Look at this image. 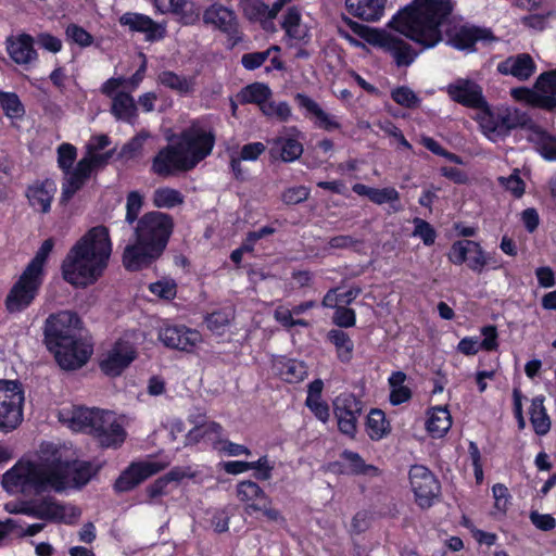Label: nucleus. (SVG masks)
Listing matches in <instances>:
<instances>
[{"label": "nucleus", "mask_w": 556, "mask_h": 556, "mask_svg": "<svg viewBox=\"0 0 556 556\" xmlns=\"http://www.w3.org/2000/svg\"><path fill=\"white\" fill-rule=\"evenodd\" d=\"M296 100L299 105L306 111L307 116L314 122L315 126L327 131L341 129V123L339 118L326 112L321 106L304 94H298Z\"/></svg>", "instance_id": "27"}, {"label": "nucleus", "mask_w": 556, "mask_h": 556, "mask_svg": "<svg viewBox=\"0 0 556 556\" xmlns=\"http://www.w3.org/2000/svg\"><path fill=\"white\" fill-rule=\"evenodd\" d=\"M112 113L121 121L131 123L137 116L134 98L126 92H118L113 97Z\"/></svg>", "instance_id": "40"}, {"label": "nucleus", "mask_w": 556, "mask_h": 556, "mask_svg": "<svg viewBox=\"0 0 556 556\" xmlns=\"http://www.w3.org/2000/svg\"><path fill=\"white\" fill-rule=\"evenodd\" d=\"M392 99L404 108H415L420 100L417 94L408 87H399L391 92Z\"/></svg>", "instance_id": "62"}, {"label": "nucleus", "mask_w": 556, "mask_h": 556, "mask_svg": "<svg viewBox=\"0 0 556 556\" xmlns=\"http://www.w3.org/2000/svg\"><path fill=\"white\" fill-rule=\"evenodd\" d=\"M119 23L131 31L146 34L150 41L162 39L165 36V27L144 14L127 12L119 17Z\"/></svg>", "instance_id": "26"}, {"label": "nucleus", "mask_w": 556, "mask_h": 556, "mask_svg": "<svg viewBox=\"0 0 556 556\" xmlns=\"http://www.w3.org/2000/svg\"><path fill=\"white\" fill-rule=\"evenodd\" d=\"M530 421L538 435H545L551 429V419L544 406V396L539 395L531 400L529 407Z\"/></svg>", "instance_id": "38"}, {"label": "nucleus", "mask_w": 556, "mask_h": 556, "mask_svg": "<svg viewBox=\"0 0 556 556\" xmlns=\"http://www.w3.org/2000/svg\"><path fill=\"white\" fill-rule=\"evenodd\" d=\"M282 27L288 37L295 41H305L309 36V27L295 8L288 10Z\"/></svg>", "instance_id": "36"}, {"label": "nucleus", "mask_w": 556, "mask_h": 556, "mask_svg": "<svg viewBox=\"0 0 556 556\" xmlns=\"http://www.w3.org/2000/svg\"><path fill=\"white\" fill-rule=\"evenodd\" d=\"M271 91L270 89L261 83H254L252 85L247 86L243 88L240 92V97L243 102L245 103H255L260 106V109L263 108V104H265L268 99H270Z\"/></svg>", "instance_id": "46"}, {"label": "nucleus", "mask_w": 556, "mask_h": 556, "mask_svg": "<svg viewBox=\"0 0 556 556\" xmlns=\"http://www.w3.org/2000/svg\"><path fill=\"white\" fill-rule=\"evenodd\" d=\"M475 118L483 135L493 142L503 139L520 122L517 110L509 106L491 109L486 102L477 110Z\"/></svg>", "instance_id": "7"}, {"label": "nucleus", "mask_w": 556, "mask_h": 556, "mask_svg": "<svg viewBox=\"0 0 556 556\" xmlns=\"http://www.w3.org/2000/svg\"><path fill=\"white\" fill-rule=\"evenodd\" d=\"M161 254L160 248H154L136 239L135 243L125 248L123 264L128 270H140L152 264Z\"/></svg>", "instance_id": "22"}, {"label": "nucleus", "mask_w": 556, "mask_h": 556, "mask_svg": "<svg viewBox=\"0 0 556 556\" xmlns=\"http://www.w3.org/2000/svg\"><path fill=\"white\" fill-rule=\"evenodd\" d=\"M111 155H112V152L101 153V152L86 151V155L78 162L80 170H83V172L86 170L89 174H91V172L96 167L102 166L103 164H105L108 162V160L111 157Z\"/></svg>", "instance_id": "56"}, {"label": "nucleus", "mask_w": 556, "mask_h": 556, "mask_svg": "<svg viewBox=\"0 0 556 556\" xmlns=\"http://www.w3.org/2000/svg\"><path fill=\"white\" fill-rule=\"evenodd\" d=\"M45 340L48 349L64 369L81 367L92 353L91 345L80 336L79 318L68 311L52 314L47 318Z\"/></svg>", "instance_id": "5"}, {"label": "nucleus", "mask_w": 556, "mask_h": 556, "mask_svg": "<svg viewBox=\"0 0 556 556\" xmlns=\"http://www.w3.org/2000/svg\"><path fill=\"white\" fill-rule=\"evenodd\" d=\"M274 369L282 380L289 383L300 382L307 376V368L303 362L283 356L274 361Z\"/></svg>", "instance_id": "35"}, {"label": "nucleus", "mask_w": 556, "mask_h": 556, "mask_svg": "<svg viewBox=\"0 0 556 556\" xmlns=\"http://www.w3.org/2000/svg\"><path fill=\"white\" fill-rule=\"evenodd\" d=\"M152 201L156 207L172 208L184 202V195L176 189L162 187L153 192Z\"/></svg>", "instance_id": "47"}, {"label": "nucleus", "mask_w": 556, "mask_h": 556, "mask_svg": "<svg viewBox=\"0 0 556 556\" xmlns=\"http://www.w3.org/2000/svg\"><path fill=\"white\" fill-rule=\"evenodd\" d=\"M366 431L371 440H381L390 432V425L380 409H371L367 416Z\"/></svg>", "instance_id": "41"}, {"label": "nucleus", "mask_w": 556, "mask_h": 556, "mask_svg": "<svg viewBox=\"0 0 556 556\" xmlns=\"http://www.w3.org/2000/svg\"><path fill=\"white\" fill-rule=\"evenodd\" d=\"M25 396L21 382L0 380V430H14L23 420Z\"/></svg>", "instance_id": "9"}, {"label": "nucleus", "mask_w": 556, "mask_h": 556, "mask_svg": "<svg viewBox=\"0 0 556 556\" xmlns=\"http://www.w3.org/2000/svg\"><path fill=\"white\" fill-rule=\"evenodd\" d=\"M55 191V184L51 180H46L29 186L26 195L30 206L35 211L47 213L50 211L51 202Z\"/></svg>", "instance_id": "31"}, {"label": "nucleus", "mask_w": 556, "mask_h": 556, "mask_svg": "<svg viewBox=\"0 0 556 556\" xmlns=\"http://www.w3.org/2000/svg\"><path fill=\"white\" fill-rule=\"evenodd\" d=\"M91 433L105 447H117L126 439L124 419L115 413L101 410L93 424Z\"/></svg>", "instance_id": "16"}, {"label": "nucleus", "mask_w": 556, "mask_h": 556, "mask_svg": "<svg viewBox=\"0 0 556 556\" xmlns=\"http://www.w3.org/2000/svg\"><path fill=\"white\" fill-rule=\"evenodd\" d=\"M511 97L517 101H523L527 104H530L535 108L544 109V110H554L555 102L549 96H541L540 90L536 88V84L533 89H528L523 87L514 88L510 90Z\"/></svg>", "instance_id": "37"}, {"label": "nucleus", "mask_w": 556, "mask_h": 556, "mask_svg": "<svg viewBox=\"0 0 556 556\" xmlns=\"http://www.w3.org/2000/svg\"><path fill=\"white\" fill-rule=\"evenodd\" d=\"M100 413V409L86 408L79 406H65L59 410V420L73 431H83L91 433L93 424Z\"/></svg>", "instance_id": "20"}, {"label": "nucleus", "mask_w": 556, "mask_h": 556, "mask_svg": "<svg viewBox=\"0 0 556 556\" xmlns=\"http://www.w3.org/2000/svg\"><path fill=\"white\" fill-rule=\"evenodd\" d=\"M215 139L214 129L208 123L194 121L172 139V144L155 155L152 170L161 176L188 172L211 155Z\"/></svg>", "instance_id": "2"}, {"label": "nucleus", "mask_w": 556, "mask_h": 556, "mask_svg": "<svg viewBox=\"0 0 556 556\" xmlns=\"http://www.w3.org/2000/svg\"><path fill=\"white\" fill-rule=\"evenodd\" d=\"M159 81L182 94L191 92L195 85L193 77L179 76L169 71L161 73Z\"/></svg>", "instance_id": "45"}, {"label": "nucleus", "mask_w": 556, "mask_h": 556, "mask_svg": "<svg viewBox=\"0 0 556 556\" xmlns=\"http://www.w3.org/2000/svg\"><path fill=\"white\" fill-rule=\"evenodd\" d=\"M241 7L244 15L251 21L261 20L265 15L269 16L270 9L261 0H242Z\"/></svg>", "instance_id": "60"}, {"label": "nucleus", "mask_w": 556, "mask_h": 556, "mask_svg": "<svg viewBox=\"0 0 556 556\" xmlns=\"http://www.w3.org/2000/svg\"><path fill=\"white\" fill-rule=\"evenodd\" d=\"M400 200V194L397 190L393 187H387V188H375L370 201L375 204L382 205V204H391L394 211H399L400 206L396 205V203Z\"/></svg>", "instance_id": "55"}, {"label": "nucleus", "mask_w": 556, "mask_h": 556, "mask_svg": "<svg viewBox=\"0 0 556 556\" xmlns=\"http://www.w3.org/2000/svg\"><path fill=\"white\" fill-rule=\"evenodd\" d=\"M452 427V416L446 406H437L428 410L426 429L432 438H442Z\"/></svg>", "instance_id": "34"}, {"label": "nucleus", "mask_w": 556, "mask_h": 556, "mask_svg": "<svg viewBox=\"0 0 556 556\" xmlns=\"http://www.w3.org/2000/svg\"><path fill=\"white\" fill-rule=\"evenodd\" d=\"M444 90L451 100L470 109L478 110L486 102L481 86L472 79L456 78Z\"/></svg>", "instance_id": "19"}, {"label": "nucleus", "mask_w": 556, "mask_h": 556, "mask_svg": "<svg viewBox=\"0 0 556 556\" xmlns=\"http://www.w3.org/2000/svg\"><path fill=\"white\" fill-rule=\"evenodd\" d=\"M451 11L450 0H413L393 15L388 26L424 49L433 48L442 40L441 27Z\"/></svg>", "instance_id": "4"}, {"label": "nucleus", "mask_w": 556, "mask_h": 556, "mask_svg": "<svg viewBox=\"0 0 556 556\" xmlns=\"http://www.w3.org/2000/svg\"><path fill=\"white\" fill-rule=\"evenodd\" d=\"M77 150L71 143H62L58 148V164L64 172L71 170V167L76 160Z\"/></svg>", "instance_id": "64"}, {"label": "nucleus", "mask_w": 556, "mask_h": 556, "mask_svg": "<svg viewBox=\"0 0 556 556\" xmlns=\"http://www.w3.org/2000/svg\"><path fill=\"white\" fill-rule=\"evenodd\" d=\"M536 88L541 96H549L556 108V70L541 74L536 79Z\"/></svg>", "instance_id": "57"}, {"label": "nucleus", "mask_w": 556, "mask_h": 556, "mask_svg": "<svg viewBox=\"0 0 556 556\" xmlns=\"http://www.w3.org/2000/svg\"><path fill=\"white\" fill-rule=\"evenodd\" d=\"M112 253L109 229L97 226L70 250L62 264L64 279L75 287L94 283L108 266Z\"/></svg>", "instance_id": "3"}, {"label": "nucleus", "mask_w": 556, "mask_h": 556, "mask_svg": "<svg viewBox=\"0 0 556 556\" xmlns=\"http://www.w3.org/2000/svg\"><path fill=\"white\" fill-rule=\"evenodd\" d=\"M92 466L74 457L66 447L48 444L36 460H20L3 477L1 484L10 494L63 492L80 488L93 476Z\"/></svg>", "instance_id": "1"}, {"label": "nucleus", "mask_w": 556, "mask_h": 556, "mask_svg": "<svg viewBox=\"0 0 556 556\" xmlns=\"http://www.w3.org/2000/svg\"><path fill=\"white\" fill-rule=\"evenodd\" d=\"M223 427L215 421H205L188 432L186 435V443H204L216 450L223 438Z\"/></svg>", "instance_id": "32"}, {"label": "nucleus", "mask_w": 556, "mask_h": 556, "mask_svg": "<svg viewBox=\"0 0 556 556\" xmlns=\"http://www.w3.org/2000/svg\"><path fill=\"white\" fill-rule=\"evenodd\" d=\"M482 340L478 337H465L457 344V352L472 356L478 354L480 351L492 352L498 349V332L495 326L488 325L480 329Z\"/></svg>", "instance_id": "23"}, {"label": "nucleus", "mask_w": 556, "mask_h": 556, "mask_svg": "<svg viewBox=\"0 0 556 556\" xmlns=\"http://www.w3.org/2000/svg\"><path fill=\"white\" fill-rule=\"evenodd\" d=\"M536 151L547 161H556V138L545 134H535Z\"/></svg>", "instance_id": "51"}, {"label": "nucleus", "mask_w": 556, "mask_h": 556, "mask_svg": "<svg viewBox=\"0 0 556 556\" xmlns=\"http://www.w3.org/2000/svg\"><path fill=\"white\" fill-rule=\"evenodd\" d=\"M447 258L454 265L466 264L475 273H482L490 263V254L486 253L480 243L463 239L455 241L447 253Z\"/></svg>", "instance_id": "14"}, {"label": "nucleus", "mask_w": 556, "mask_h": 556, "mask_svg": "<svg viewBox=\"0 0 556 556\" xmlns=\"http://www.w3.org/2000/svg\"><path fill=\"white\" fill-rule=\"evenodd\" d=\"M42 281L43 279L24 270L7 295V309L17 313L27 308L38 294Z\"/></svg>", "instance_id": "15"}, {"label": "nucleus", "mask_w": 556, "mask_h": 556, "mask_svg": "<svg viewBox=\"0 0 556 556\" xmlns=\"http://www.w3.org/2000/svg\"><path fill=\"white\" fill-rule=\"evenodd\" d=\"M535 68V63L528 53L511 55L501 61L496 66L497 72L502 75H510L521 81L529 79L534 74Z\"/></svg>", "instance_id": "28"}, {"label": "nucleus", "mask_w": 556, "mask_h": 556, "mask_svg": "<svg viewBox=\"0 0 556 556\" xmlns=\"http://www.w3.org/2000/svg\"><path fill=\"white\" fill-rule=\"evenodd\" d=\"M144 197L139 191H130L126 199V216L125 219L128 224H132L142 206H143Z\"/></svg>", "instance_id": "59"}, {"label": "nucleus", "mask_w": 556, "mask_h": 556, "mask_svg": "<svg viewBox=\"0 0 556 556\" xmlns=\"http://www.w3.org/2000/svg\"><path fill=\"white\" fill-rule=\"evenodd\" d=\"M407 376L403 371H394L388 379L390 388V403L400 405L412 397L410 388L406 384Z\"/></svg>", "instance_id": "39"}, {"label": "nucleus", "mask_w": 556, "mask_h": 556, "mask_svg": "<svg viewBox=\"0 0 556 556\" xmlns=\"http://www.w3.org/2000/svg\"><path fill=\"white\" fill-rule=\"evenodd\" d=\"M232 317L231 309L214 312L206 317L207 328L214 333L222 334Z\"/></svg>", "instance_id": "52"}, {"label": "nucleus", "mask_w": 556, "mask_h": 556, "mask_svg": "<svg viewBox=\"0 0 556 556\" xmlns=\"http://www.w3.org/2000/svg\"><path fill=\"white\" fill-rule=\"evenodd\" d=\"M157 337L166 348L186 353H194L203 343L202 334L185 325L164 323Z\"/></svg>", "instance_id": "12"}, {"label": "nucleus", "mask_w": 556, "mask_h": 556, "mask_svg": "<svg viewBox=\"0 0 556 556\" xmlns=\"http://www.w3.org/2000/svg\"><path fill=\"white\" fill-rule=\"evenodd\" d=\"M410 489L420 508H429L440 495V483L425 466L415 465L409 470Z\"/></svg>", "instance_id": "13"}, {"label": "nucleus", "mask_w": 556, "mask_h": 556, "mask_svg": "<svg viewBox=\"0 0 556 556\" xmlns=\"http://www.w3.org/2000/svg\"><path fill=\"white\" fill-rule=\"evenodd\" d=\"M173 219L162 212H149L137 223L135 237L142 243L160 248L164 251L173 231Z\"/></svg>", "instance_id": "10"}, {"label": "nucleus", "mask_w": 556, "mask_h": 556, "mask_svg": "<svg viewBox=\"0 0 556 556\" xmlns=\"http://www.w3.org/2000/svg\"><path fill=\"white\" fill-rule=\"evenodd\" d=\"M361 401L351 393H342L333 401V410L339 430L354 438L357 431V420L362 413Z\"/></svg>", "instance_id": "17"}, {"label": "nucleus", "mask_w": 556, "mask_h": 556, "mask_svg": "<svg viewBox=\"0 0 556 556\" xmlns=\"http://www.w3.org/2000/svg\"><path fill=\"white\" fill-rule=\"evenodd\" d=\"M237 496L244 504V511L248 515L264 508V504L270 503V498L263 489L251 480L241 481L237 485Z\"/></svg>", "instance_id": "29"}, {"label": "nucleus", "mask_w": 556, "mask_h": 556, "mask_svg": "<svg viewBox=\"0 0 556 556\" xmlns=\"http://www.w3.org/2000/svg\"><path fill=\"white\" fill-rule=\"evenodd\" d=\"M7 52L12 61L18 65L27 66L38 60L34 48V38L28 34H18L7 39Z\"/></svg>", "instance_id": "24"}, {"label": "nucleus", "mask_w": 556, "mask_h": 556, "mask_svg": "<svg viewBox=\"0 0 556 556\" xmlns=\"http://www.w3.org/2000/svg\"><path fill=\"white\" fill-rule=\"evenodd\" d=\"M413 223L415 226L413 236L420 238L424 244L432 245L437 238L434 228L421 218H415Z\"/></svg>", "instance_id": "61"}, {"label": "nucleus", "mask_w": 556, "mask_h": 556, "mask_svg": "<svg viewBox=\"0 0 556 556\" xmlns=\"http://www.w3.org/2000/svg\"><path fill=\"white\" fill-rule=\"evenodd\" d=\"M341 457L346 463L349 472L353 475L375 477L379 473L377 467L366 464L361 455L355 452L344 451Z\"/></svg>", "instance_id": "44"}, {"label": "nucleus", "mask_w": 556, "mask_h": 556, "mask_svg": "<svg viewBox=\"0 0 556 556\" xmlns=\"http://www.w3.org/2000/svg\"><path fill=\"white\" fill-rule=\"evenodd\" d=\"M9 513L25 514L53 522L74 523L80 516V510L70 504H61L53 498H46L34 505L25 503H9L5 505Z\"/></svg>", "instance_id": "8"}, {"label": "nucleus", "mask_w": 556, "mask_h": 556, "mask_svg": "<svg viewBox=\"0 0 556 556\" xmlns=\"http://www.w3.org/2000/svg\"><path fill=\"white\" fill-rule=\"evenodd\" d=\"M140 333L137 330L125 331L112 346L103 353L101 370L111 377L119 376L137 358V345Z\"/></svg>", "instance_id": "6"}, {"label": "nucleus", "mask_w": 556, "mask_h": 556, "mask_svg": "<svg viewBox=\"0 0 556 556\" xmlns=\"http://www.w3.org/2000/svg\"><path fill=\"white\" fill-rule=\"evenodd\" d=\"M65 34L71 41L81 48L89 47L93 42V37L86 29L76 24L68 25Z\"/></svg>", "instance_id": "63"}, {"label": "nucleus", "mask_w": 556, "mask_h": 556, "mask_svg": "<svg viewBox=\"0 0 556 556\" xmlns=\"http://www.w3.org/2000/svg\"><path fill=\"white\" fill-rule=\"evenodd\" d=\"M149 290L163 300H173L177 293V285L173 279L164 278L149 285Z\"/></svg>", "instance_id": "54"}, {"label": "nucleus", "mask_w": 556, "mask_h": 556, "mask_svg": "<svg viewBox=\"0 0 556 556\" xmlns=\"http://www.w3.org/2000/svg\"><path fill=\"white\" fill-rule=\"evenodd\" d=\"M264 115L286 122L291 116V109L287 102H275L268 99L261 109Z\"/></svg>", "instance_id": "53"}, {"label": "nucleus", "mask_w": 556, "mask_h": 556, "mask_svg": "<svg viewBox=\"0 0 556 556\" xmlns=\"http://www.w3.org/2000/svg\"><path fill=\"white\" fill-rule=\"evenodd\" d=\"M65 179L62 185V197L63 202L68 201L84 185L85 180L89 177V173L80 170L79 164L73 170L64 172Z\"/></svg>", "instance_id": "42"}, {"label": "nucleus", "mask_w": 556, "mask_h": 556, "mask_svg": "<svg viewBox=\"0 0 556 556\" xmlns=\"http://www.w3.org/2000/svg\"><path fill=\"white\" fill-rule=\"evenodd\" d=\"M0 105L10 118H18L24 114V108L18 97L13 92L0 91Z\"/></svg>", "instance_id": "50"}, {"label": "nucleus", "mask_w": 556, "mask_h": 556, "mask_svg": "<svg viewBox=\"0 0 556 556\" xmlns=\"http://www.w3.org/2000/svg\"><path fill=\"white\" fill-rule=\"evenodd\" d=\"M203 22L206 25L228 33L236 26V15L230 9L213 3L204 10Z\"/></svg>", "instance_id": "33"}, {"label": "nucleus", "mask_w": 556, "mask_h": 556, "mask_svg": "<svg viewBox=\"0 0 556 556\" xmlns=\"http://www.w3.org/2000/svg\"><path fill=\"white\" fill-rule=\"evenodd\" d=\"M53 245L54 242L52 239L45 240L36 252L34 258L29 262L24 270L43 279V267L53 249Z\"/></svg>", "instance_id": "48"}, {"label": "nucleus", "mask_w": 556, "mask_h": 556, "mask_svg": "<svg viewBox=\"0 0 556 556\" xmlns=\"http://www.w3.org/2000/svg\"><path fill=\"white\" fill-rule=\"evenodd\" d=\"M295 128L286 129V132L271 141V154L283 162H293L303 153V146L298 139Z\"/></svg>", "instance_id": "25"}, {"label": "nucleus", "mask_w": 556, "mask_h": 556, "mask_svg": "<svg viewBox=\"0 0 556 556\" xmlns=\"http://www.w3.org/2000/svg\"><path fill=\"white\" fill-rule=\"evenodd\" d=\"M387 0H345L348 12L366 22H377L383 14Z\"/></svg>", "instance_id": "30"}, {"label": "nucleus", "mask_w": 556, "mask_h": 556, "mask_svg": "<svg viewBox=\"0 0 556 556\" xmlns=\"http://www.w3.org/2000/svg\"><path fill=\"white\" fill-rule=\"evenodd\" d=\"M149 137V132L140 131L122 148L121 155L125 159H134L140 155L142 153L143 144Z\"/></svg>", "instance_id": "58"}, {"label": "nucleus", "mask_w": 556, "mask_h": 556, "mask_svg": "<svg viewBox=\"0 0 556 556\" xmlns=\"http://www.w3.org/2000/svg\"><path fill=\"white\" fill-rule=\"evenodd\" d=\"M447 43L458 50H470L477 41L493 39L486 29L455 24L446 30Z\"/></svg>", "instance_id": "21"}, {"label": "nucleus", "mask_w": 556, "mask_h": 556, "mask_svg": "<svg viewBox=\"0 0 556 556\" xmlns=\"http://www.w3.org/2000/svg\"><path fill=\"white\" fill-rule=\"evenodd\" d=\"M184 25H194L200 20V8L192 0H181L174 13Z\"/></svg>", "instance_id": "49"}, {"label": "nucleus", "mask_w": 556, "mask_h": 556, "mask_svg": "<svg viewBox=\"0 0 556 556\" xmlns=\"http://www.w3.org/2000/svg\"><path fill=\"white\" fill-rule=\"evenodd\" d=\"M328 339L334 345L338 358L343 363L350 362L354 350L350 336L342 330L332 329L328 332Z\"/></svg>", "instance_id": "43"}, {"label": "nucleus", "mask_w": 556, "mask_h": 556, "mask_svg": "<svg viewBox=\"0 0 556 556\" xmlns=\"http://www.w3.org/2000/svg\"><path fill=\"white\" fill-rule=\"evenodd\" d=\"M167 465V462L155 459L132 463L121 473L115 482V489L118 492L130 491L149 477L163 470Z\"/></svg>", "instance_id": "18"}, {"label": "nucleus", "mask_w": 556, "mask_h": 556, "mask_svg": "<svg viewBox=\"0 0 556 556\" xmlns=\"http://www.w3.org/2000/svg\"><path fill=\"white\" fill-rule=\"evenodd\" d=\"M365 40L387 53H389L397 66L410 65L417 56V52L402 38L386 30L369 29L358 26Z\"/></svg>", "instance_id": "11"}]
</instances>
